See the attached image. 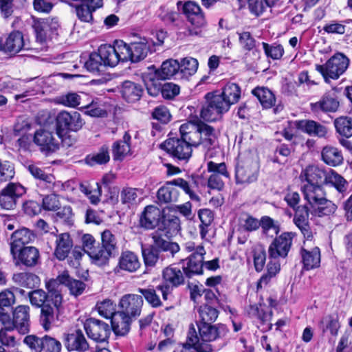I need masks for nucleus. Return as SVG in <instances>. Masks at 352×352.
Masks as SVG:
<instances>
[{
    "label": "nucleus",
    "instance_id": "1",
    "mask_svg": "<svg viewBox=\"0 0 352 352\" xmlns=\"http://www.w3.org/2000/svg\"><path fill=\"white\" fill-rule=\"evenodd\" d=\"M241 96V87L235 82H228L221 89L208 92L200 109V116L207 122L221 120L232 105L236 104Z\"/></svg>",
    "mask_w": 352,
    "mask_h": 352
},
{
    "label": "nucleus",
    "instance_id": "2",
    "mask_svg": "<svg viewBox=\"0 0 352 352\" xmlns=\"http://www.w3.org/2000/svg\"><path fill=\"white\" fill-rule=\"evenodd\" d=\"M45 288L47 292L33 289L28 291L26 296L33 307L41 308L40 323L45 331H48L54 321L55 311H58L62 305L63 295L54 278L45 282Z\"/></svg>",
    "mask_w": 352,
    "mask_h": 352
},
{
    "label": "nucleus",
    "instance_id": "3",
    "mask_svg": "<svg viewBox=\"0 0 352 352\" xmlns=\"http://www.w3.org/2000/svg\"><path fill=\"white\" fill-rule=\"evenodd\" d=\"M196 135L189 123H184L177 133H169L168 138L160 144V148L174 160L187 162L192 156V146L196 144Z\"/></svg>",
    "mask_w": 352,
    "mask_h": 352
},
{
    "label": "nucleus",
    "instance_id": "4",
    "mask_svg": "<svg viewBox=\"0 0 352 352\" xmlns=\"http://www.w3.org/2000/svg\"><path fill=\"white\" fill-rule=\"evenodd\" d=\"M84 124L78 112L61 111L55 118L56 133L62 142L67 146H71L76 143V139L72 138L69 133L78 132L82 128Z\"/></svg>",
    "mask_w": 352,
    "mask_h": 352
},
{
    "label": "nucleus",
    "instance_id": "5",
    "mask_svg": "<svg viewBox=\"0 0 352 352\" xmlns=\"http://www.w3.org/2000/svg\"><path fill=\"white\" fill-rule=\"evenodd\" d=\"M186 276L182 268L178 265L172 264L162 271V281L157 285V291L161 292L162 300L172 303L175 300V289L186 284Z\"/></svg>",
    "mask_w": 352,
    "mask_h": 352
},
{
    "label": "nucleus",
    "instance_id": "6",
    "mask_svg": "<svg viewBox=\"0 0 352 352\" xmlns=\"http://www.w3.org/2000/svg\"><path fill=\"white\" fill-rule=\"evenodd\" d=\"M178 10H181L186 16L187 21L190 24L189 32L191 35L199 34L204 28L207 26V20L205 13L200 6L194 1H186L177 3Z\"/></svg>",
    "mask_w": 352,
    "mask_h": 352
},
{
    "label": "nucleus",
    "instance_id": "7",
    "mask_svg": "<svg viewBox=\"0 0 352 352\" xmlns=\"http://www.w3.org/2000/svg\"><path fill=\"white\" fill-rule=\"evenodd\" d=\"M259 165L250 154H239L235 166V181L237 184H250L257 181Z\"/></svg>",
    "mask_w": 352,
    "mask_h": 352
},
{
    "label": "nucleus",
    "instance_id": "8",
    "mask_svg": "<svg viewBox=\"0 0 352 352\" xmlns=\"http://www.w3.org/2000/svg\"><path fill=\"white\" fill-rule=\"evenodd\" d=\"M349 65L348 57L343 53L337 52L324 64H316L315 68L322 75L324 82H329L331 79H338L347 69Z\"/></svg>",
    "mask_w": 352,
    "mask_h": 352
},
{
    "label": "nucleus",
    "instance_id": "9",
    "mask_svg": "<svg viewBox=\"0 0 352 352\" xmlns=\"http://www.w3.org/2000/svg\"><path fill=\"white\" fill-rule=\"evenodd\" d=\"M121 50L124 54V62L139 63L143 60L148 53L151 54L156 51L155 43L151 39L145 37L140 38L139 41H132L126 43L122 41Z\"/></svg>",
    "mask_w": 352,
    "mask_h": 352
},
{
    "label": "nucleus",
    "instance_id": "10",
    "mask_svg": "<svg viewBox=\"0 0 352 352\" xmlns=\"http://www.w3.org/2000/svg\"><path fill=\"white\" fill-rule=\"evenodd\" d=\"M74 9L76 17L82 23L93 24L94 13L103 7V0H59Z\"/></svg>",
    "mask_w": 352,
    "mask_h": 352
},
{
    "label": "nucleus",
    "instance_id": "11",
    "mask_svg": "<svg viewBox=\"0 0 352 352\" xmlns=\"http://www.w3.org/2000/svg\"><path fill=\"white\" fill-rule=\"evenodd\" d=\"M32 28L37 43L43 44L46 43L48 37L58 34L60 23L57 16L38 18L32 16Z\"/></svg>",
    "mask_w": 352,
    "mask_h": 352
},
{
    "label": "nucleus",
    "instance_id": "12",
    "mask_svg": "<svg viewBox=\"0 0 352 352\" xmlns=\"http://www.w3.org/2000/svg\"><path fill=\"white\" fill-rule=\"evenodd\" d=\"M197 331L195 329V336L199 340V344L203 346L205 342H211L227 336L229 329L223 323L196 322Z\"/></svg>",
    "mask_w": 352,
    "mask_h": 352
},
{
    "label": "nucleus",
    "instance_id": "13",
    "mask_svg": "<svg viewBox=\"0 0 352 352\" xmlns=\"http://www.w3.org/2000/svg\"><path fill=\"white\" fill-rule=\"evenodd\" d=\"M206 251L202 245H198L195 252L179 263L187 280L204 274V256Z\"/></svg>",
    "mask_w": 352,
    "mask_h": 352
},
{
    "label": "nucleus",
    "instance_id": "14",
    "mask_svg": "<svg viewBox=\"0 0 352 352\" xmlns=\"http://www.w3.org/2000/svg\"><path fill=\"white\" fill-rule=\"evenodd\" d=\"M10 252L14 266L19 268L32 269L40 263V251L35 246L29 245Z\"/></svg>",
    "mask_w": 352,
    "mask_h": 352
},
{
    "label": "nucleus",
    "instance_id": "15",
    "mask_svg": "<svg viewBox=\"0 0 352 352\" xmlns=\"http://www.w3.org/2000/svg\"><path fill=\"white\" fill-rule=\"evenodd\" d=\"M296 236V232L287 231L276 235L268 247L270 258H286Z\"/></svg>",
    "mask_w": 352,
    "mask_h": 352
},
{
    "label": "nucleus",
    "instance_id": "16",
    "mask_svg": "<svg viewBox=\"0 0 352 352\" xmlns=\"http://www.w3.org/2000/svg\"><path fill=\"white\" fill-rule=\"evenodd\" d=\"M12 318L9 313V321L1 319L3 326H7V329L15 328L20 333L25 334L30 331V307L28 305H18L12 309Z\"/></svg>",
    "mask_w": 352,
    "mask_h": 352
},
{
    "label": "nucleus",
    "instance_id": "17",
    "mask_svg": "<svg viewBox=\"0 0 352 352\" xmlns=\"http://www.w3.org/2000/svg\"><path fill=\"white\" fill-rule=\"evenodd\" d=\"M83 328L87 337L98 343L108 342L111 335L110 325L95 318L85 319L83 322Z\"/></svg>",
    "mask_w": 352,
    "mask_h": 352
},
{
    "label": "nucleus",
    "instance_id": "18",
    "mask_svg": "<svg viewBox=\"0 0 352 352\" xmlns=\"http://www.w3.org/2000/svg\"><path fill=\"white\" fill-rule=\"evenodd\" d=\"M23 342L32 352H60L62 349L60 342L48 335L42 338L28 335L25 337Z\"/></svg>",
    "mask_w": 352,
    "mask_h": 352
},
{
    "label": "nucleus",
    "instance_id": "19",
    "mask_svg": "<svg viewBox=\"0 0 352 352\" xmlns=\"http://www.w3.org/2000/svg\"><path fill=\"white\" fill-rule=\"evenodd\" d=\"M27 189L20 183L10 182L0 192V206L4 210L16 208Z\"/></svg>",
    "mask_w": 352,
    "mask_h": 352
},
{
    "label": "nucleus",
    "instance_id": "20",
    "mask_svg": "<svg viewBox=\"0 0 352 352\" xmlns=\"http://www.w3.org/2000/svg\"><path fill=\"white\" fill-rule=\"evenodd\" d=\"M30 47L25 42L21 31L12 30L0 39V50L10 56H14L22 50H30Z\"/></svg>",
    "mask_w": 352,
    "mask_h": 352
},
{
    "label": "nucleus",
    "instance_id": "21",
    "mask_svg": "<svg viewBox=\"0 0 352 352\" xmlns=\"http://www.w3.org/2000/svg\"><path fill=\"white\" fill-rule=\"evenodd\" d=\"M12 280L15 285L12 286V289L23 296L27 294L25 289L30 291L41 285L40 277L35 273L28 271L14 273Z\"/></svg>",
    "mask_w": 352,
    "mask_h": 352
},
{
    "label": "nucleus",
    "instance_id": "22",
    "mask_svg": "<svg viewBox=\"0 0 352 352\" xmlns=\"http://www.w3.org/2000/svg\"><path fill=\"white\" fill-rule=\"evenodd\" d=\"M197 135L195 136V146H201L209 151L215 148L219 144V135L216 129L211 125L204 122H199V130L195 131Z\"/></svg>",
    "mask_w": 352,
    "mask_h": 352
},
{
    "label": "nucleus",
    "instance_id": "23",
    "mask_svg": "<svg viewBox=\"0 0 352 352\" xmlns=\"http://www.w3.org/2000/svg\"><path fill=\"white\" fill-rule=\"evenodd\" d=\"M32 142L45 155L56 152L60 148L59 142L54 133L45 129H39L34 132Z\"/></svg>",
    "mask_w": 352,
    "mask_h": 352
},
{
    "label": "nucleus",
    "instance_id": "24",
    "mask_svg": "<svg viewBox=\"0 0 352 352\" xmlns=\"http://www.w3.org/2000/svg\"><path fill=\"white\" fill-rule=\"evenodd\" d=\"M149 69H153V72H148L144 78V81L166 80L176 76H179V61L175 59H167L164 60L160 67L156 68L152 65Z\"/></svg>",
    "mask_w": 352,
    "mask_h": 352
},
{
    "label": "nucleus",
    "instance_id": "25",
    "mask_svg": "<svg viewBox=\"0 0 352 352\" xmlns=\"http://www.w3.org/2000/svg\"><path fill=\"white\" fill-rule=\"evenodd\" d=\"M122 48V40H116L113 45L102 44L98 48L102 63L107 67H114L120 62H124V54L121 52H123Z\"/></svg>",
    "mask_w": 352,
    "mask_h": 352
},
{
    "label": "nucleus",
    "instance_id": "26",
    "mask_svg": "<svg viewBox=\"0 0 352 352\" xmlns=\"http://www.w3.org/2000/svg\"><path fill=\"white\" fill-rule=\"evenodd\" d=\"M162 80L144 81L145 86L148 95L156 97L160 94L163 98L172 100L180 93V87L173 82H165L162 84Z\"/></svg>",
    "mask_w": 352,
    "mask_h": 352
},
{
    "label": "nucleus",
    "instance_id": "27",
    "mask_svg": "<svg viewBox=\"0 0 352 352\" xmlns=\"http://www.w3.org/2000/svg\"><path fill=\"white\" fill-rule=\"evenodd\" d=\"M294 224L300 231L305 240L311 241L314 239V235L309 221L310 206L309 207L307 204L300 205L294 210Z\"/></svg>",
    "mask_w": 352,
    "mask_h": 352
},
{
    "label": "nucleus",
    "instance_id": "28",
    "mask_svg": "<svg viewBox=\"0 0 352 352\" xmlns=\"http://www.w3.org/2000/svg\"><path fill=\"white\" fill-rule=\"evenodd\" d=\"M144 305L142 296L139 294H126L119 301V311L136 320L142 313Z\"/></svg>",
    "mask_w": 352,
    "mask_h": 352
},
{
    "label": "nucleus",
    "instance_id": "29",
    "mask_svg": "<svg viewBox=\"0 0 352 352\" xmlns=\"http://www.w3.org/2000/svg\"><path fill=\"white\" fill-rule=\"evenodd\" d=\"M340 108V101L337 94L331 91H326L320 99L310 104V109L314 113H335Z\"/></svg>",
    "mask_w": 352,
    "mask_h": 352
},
{
    "label": "nucleus",
    "instance_id": "30",
    "mask_svg": "<svg viewBox=\"0 0 352 352\" xmlns=\"http://www.w3.org/2000/svg\"><path fill=\"white\" fill-rule=\"evenodd\" d=\"M164 210L154 205H148L144 207L139 218V226L144 230H153L159 227Z\"/></svg>",
    "mask_w": 352,
    "mask_h": 352
},
{
    "label": "nucleus",
    "instance_id": "31",
    "mask_svg": "<svg viewBox=\"0 0 352 352\" xmlns=\"http://www.w3.org/2000/svg\"><path fill=\"white\" fill-rule=\"evenodd\" d=\"M334 126L336 133L341 136L338 139L339 143L352 153V141L348 140L352 137V118L338 117L334 120Z\"/></svg>",
    "mask_w": 352,
    "mask_h": 352
},
{
    "label": "nucleus",
    "instance_id": "32",
    "mask_svg": "<svg viewBox=\"0 0 352 352\" xmlns=\"http://www.w3.org/2000/svg\"><path fill=\"white\" fill-rule=\"evenodd\" d=\"M54 280L58 283L59 291H61L60 285H65L69 290L70 294L76 297L82 294L87 286L83 281L72 277L67 270L58 274Z\"/></svg>",
    "mask_w": 352,
    "mask_h": 352
},
{
    "label": "nucleus",
    "instance_id": "33",
    "mask_svg": "<svg viewBox=\"0 0 352 352\" xmlns=\"http://www.w3.org/2000/svg\"><path fill=\"white\" fill-rule=\"evenodd\" d=\"M296 131L306 133L309 136L325 138L327 135V128L314 120L301 119L295 120Z\"/></svg>",
    "mask_w": 352,
    "mask_h": 352
},
{
    "label": "nucleus",
    "instance_id": "34",
    "mask_svg": "<svg viewBox=\"0 0 352 352\" xmlns=\"http://www.w3.org/2000/svg\"><path fill=\"white\" fill-rule=\"evenodd\" d=\"M141 267L138 255L133 251H122L119 256L118 262L116 266L115 272L124 271L129 273L135 272Z\"/></svg>",
    "mask_w": 352,
    "mask_h": 352
},
{
    "label": "nucleus",
    "instance_id": "35",
    "mask_svg": "<svg viewBox=\"0 0 352 352\" xmlns=\"http://www.w3.org/2000/svg\"><path fill=\"white\" fill-rule=\"evenodd\" d=\"M328 173L323 168L316 165H308L303 169L300 175L302 182H306V184L324 185L327 183Z\"/></svg>",
    "mask_w": 352,
    "mask_h": 352
},
{
    "label": "nucleus",
    "instance_id": "36",
    "mask_svg": "<svg viewBox=\"0 0 352 352\" xmlns=\"http://www.w3.org/2000/svg\"><path fill=\"white\" fill-rule=\"evenodd\" d=\"M36 238V234L33 230L22 227L12 233L10 242V251L20 248L29 246Z\"/></svg>",
    "mask_w": 352,
    "mask_h": 352
},
{
    "label": "nucleus",
    "instance_id": "37",
    "mask_svg": "<svg viewBox=\"0 0 352 352\" xmlns=\"http://www.w3.org/2000/svg\"><path fill=\"white\" fill-rule=\"evenodd\" d=\"M63 342L69 351L85 352L89 347L81 329H76L72 333L65 334Z\"/></svg>",
    "mask_w": 352,
    "mask_h": 352
},
{
    "label": "nucleus",
    "instance_id": "38",
    "mask_svg": "<svg viewBox=\"0 0 352 352\" xmlns=\"http://www.w3.org/2000/svg\"><path fill=\"white\" fill-rule=\"evenodd\" d=\"M135 319L129 316L118 311L110 319L111 331H113L116 336H124L131 329V325Z\"/></svg>",
    "mask_w": 352,
    "mask_h": 352
},
{
    "label": "nucleus",
    "instance_id": "39",
    "mask_svg": "<svg viewBox=\"0 0 352 352\" xmlns=\"http://www.w3.org/2000/svg\"><path fill=\"white\" fill-rule=\"evenodd\" d=\"M300 255L303 270L310 271L320 266L321 252L318 247L316 246L310 250L301 247Z\"/></svg>",
    "mask_w": 352,
    "mask_h": 352
},
{
    "label": "nucleus",
    "instance_id": "40",
    "mask_svg": "<svg viewBox=\"0 0 352 352\" xmlns=\"http://www.w3.org/2000/svg\"><path fill=\"white\" fill-rule=\"evenodd\" d=\"M113 159L122 162L131 155V136L129 131H125L122 139L115 141L111 146Z\"/></svg>",
    "mask_w": 352,
    "mask_h": 352
},
{
    "label": "nucleus",
    "instance_id": "41",
    "mask_svg": "<svg viewBox=\"0 0 352 352\" xmlns=\"http://www.w3.org/2000/svg\"><path fill=\"white\" fill-rule=\"evenodd\" d=\"M55 243L54 256L58 261H64L68 257L74 245L70 234L68 232L58 234Z\"/></svg>",
    "mask_w": 352,
    "mask_h": 352
},
{
    "label": "nucleus",
    "instance_id": "42",
    "mask_svg": "<svg viewBox=\"0 0 352 352\" xmlns=\"http://www.w3.org/2000/svg\"><path fill=\"white\" fill-rule=\"evenodd\" d=\"M153 243L152 244L160 252H168L172 255L178 252L180 250L179 245L175 242L170 241L172 237H167L165 234L160 231L155 230L151 234Z\"/></svg>",
    "mask_w": 352,
    "mask_h": 352
},
{
    "label": "nucleus",
    "instance_id": "43",
    "mask_svg": "<svg viewBox=\"0 0 352 352\" xmlns=\"http://www.w3.org/2000/svg\"><path fill=\"white\" fill-rule=\"evenodd\" d=\"M180 230V219L178 217L163 213L159 227L156 230L165 234L167 237H173L176 236Z\"/></svg>",
    "mask_w": 352,
    "mask_h": 352
},
{
    "label": "nucleus",
    "instance_id": "44",
    "mask_svg": "<svg viewBox=\"0 0 352 352\" xmlns=\"http://www.w3.org/2000/svg\"><path fill=\"white\" fill-rule=\"evenodd\" d=\"M143 93L142 86L138 83L125 80L121 85L120 94L126 102L134 103L139 101Z\"/></svg>",
    "mask_w": 352,
    "mask_h": 352
},
{
    "label": "nucleus",
    "instance_id": "45",
    "mask_svg": "<svg viewBox=\"0 0 352 352\" xmlns=\"http://www.w3.org/2000/svg\"><path fill=\"white\" fill-rule=\"evenodd\" d=\"M321 160L327 166L337 167L344 162V157L342 151L334 146L328 144L322 147L321 150Z\"/></svg>",
    "mask_w": 352,
    "mask_h": 352
},
{
    "label": "nucleus",
    "instance_id": "46",
    "mask_svg": "<svg viewBox=\"0 0 352 352\" xmlns=\"http://www.w3.org/2000/svg\"><path fill=\"white\" fill-rule=\"evenodd\" d=\"M251 94L258 100L263 109H270L276 103L275 94L267 87L256 86L252 89Z\"/></svg>",
    "mask_w": 352,
    "mask_h": 352
},
{
    "label": "nucleus",
    "instance_id": "47",
    "mask_svg": "<svg viewBox=\"0 0 352 352\" xmlns=\"http://www.w3.org/2000/svg\"><path fill=\"white\" fill-rule=\"evenodd\" d=\"M14 292L12 287L4 289L0 292V320L9 321V313L12 311V306L16 302Z\"/></svg>",
    "mask_w": 352,
    "mask_h": 352
},
{
    "label": "nucleus",
    "instance_id": "48",
    "mask_svg": "<svg viewBox=\"0 0 352 352\" xmlns=\"http://www.w3.org/2000/svg\"><path fill=\"white\" fill-rule=\"evenodd\" d=\"M194 350H196L197 352H206V351L202 349L201 344H199V340L195 336V324H190L188 328L186 342L179 344L173 352H194Z\"/></svg>",
    "mask_w": 352,
    "mask_h": 352
},
{
    "label": "nucleus",
    "instance_id": "49",
    "mask_svg": "<svg viewBox=\"0 0 352 352\" xmlns=\"http://www.w3.org/2000/svg\"><path fill=\"white\" fill-rule=\"evenodd\" d=\"M281 0H246L250 13L255 17L263 14L268 8H274L280 4Z\"/></svg>",
    "mask_w": 352,
    "mask_h": 352
},
{
    "label": "nucleus",
    "instance_id": "50",
    "mask_svg": "<svg viewBox=\"0 0 352 352\" xmlns=\"http://www.w3.org/2000/svg\"><path fill=\"white\" fill-rule=\"evenodd\" d=\"M304 199L309 206L326 198V192L323 185L304 184L302 187Z\"/></svg>",
    "mask_w": 352,
    "mask_h": 352
},
{
    "label": "nucleus",
    "instance_id": "51",
    "mask_svg": "<svg viewBox=\"0 0 352 352\" xmlns=\"http://www.w3.org/2000/svg\"><path fill=\"white\" fill-rule=\"evenodd\" d=\"M179 195V191L170 185H168L166 182L165 185L160 187L157 191L156 203L162 206L164 204L176 202L178 200Z\"/></svg>",
    "mask_w": 352,
    "mask_h": 352
},
{
    "label": "nucleus",
    "instance_id": "52",
    "mask_svg": "<svg viewBox=\"0 0 352 352\" xmlns=\"http://www.w3.org/2000/svg\"><path fill=\"white\" fill-rule=\"evenodd\" d=\"M239 36V44L242 50L247 52H252L253 55L259 57L260 52L257 49V41L251 32L248 31L237 32Z\"/></svg>",
    "mask_w": 352,
    "mask_h": 352
},
{
    "label": "nucleus",
    "instance_id": "53",
    "mask_svg": "<svg viewBox=\"0 0 352 352\" xmlns=\"http://www.w3.org/2000/svg\"><path fill=\"white\" fill-rule=\"evenodd\" d=\"M311 214L313 216L322 217L333 214L336 209L337 206L331 200L324 198L310 206Z\"/></svg>",
    "mask_w": 352,
    "mask_h": 352
},
{
    "label": "nucleus",
    "instance_id": "54",
    "mask_svg": "<svg viewBox=\"0 0 352 352\" xmlns=\"http://www.w3.org/2000/svg\"><path fill=\"white\" fill-rule=\"evenodd\" d=\"M112 256L113 253L107 248H104L99 243L95 249L89 252V255L91 263L99 267L108 265Z\"/></svg>",
    "mask_w": 352,
    "mask_h": 352
},
{
    "label": "nucleus",
    "instance_id": "55",
    "mask_svg": "<svg viewBox=\"0 0 352 352\" xmlns=\"http://www.w3.org/2000/svg\"><path fill=\"white\" fill-rule=\"evenodd\" d=\"M85 162L89 166L104 165L110 160L109 148L107 144L100 147L97 153L89 154L85 158Z\"/></svg>",
    "mask_w": 352,
    "mask_h": 352
},
{
    "label": "nucleus",
    "instance_id": "56",
    "mask_svg": "<svg viewBox=\"0 0 352 352\" xmlns=\"http://www.w3.org/2000/svg\"><path fill=\"white\" fill-rule=\"evenodd\" d=\"M318 327L323 333L329 331L333 336H336L340 328L338 314H329L323 317L318 323Z\"/></svg>",
    "mask_w": 352,
    "mask_h": 352
},
{
    "label": "nucleus",
    "instance_id": "57",
    "mask_svg": "<svg viewBox=\"0 0 352 352\" xmlns=\"http://www.w3.org/2000/svg\"><path fill=\"white\" fill-rule=\"evenodd\" d=\"M197 311L199 320L196 322H204L214 323L218 318L219 311L208 303H202L198 305Z\"/></svg>",
    "mask_w": 352,
    "mask_h": 352
},
{
    "label": "nucleus",
    "instance_id": "58",
    "mask_svg": "<svg viewBox=\"0 0 352 352\" xmlns=\"http://www.w3.org/2000/svg\"><path fill=\"white\" fill-rule=\"evenodd\" d=\"M198 217L200 220L199 226V234L201 239H205L209 231V227L214 219V214L209 208H201L198 210Z\"/></svg>",
    "mask_w": 352,
    "mask_h": 352
},
{
    "label": "nucleus",
    "instance_id": "59",
    "mask_svg": "<svg viewBox=\"0 0 352 352\" xmlns=\"http://www.w3.org/2000/svg\"><path fill=\"white\" fill-rule=\"evenodd\" d=\"M179 78H188L194 75L199 66L198 60L192 57H185L179 62Z\"/></svg>",
    "mask_w": 352,
    "mask_h": 352
},
{
    "label": "nucleus",
    "instance_id": "60",
    "mask_svg": "<svg viewBox=\"0 0 352 352\" xmlns=\"http://www.w3.org/2000/svg\"><path fill=\"white\" fill-rule=\"evenodd\" d=\"M157 287L148 285L146 288H138V292L145 299L152 308H160L163 306V302L157 294Z\"/></svg>",
    "mask_w": 352,
    "mask_h": 352
},
{
    "label": "nucleus",
    "instance_id": "61",
    "mask_svg": "<svg viewBox=\"0 0 352 352\" xmlns=\"http://www.w3.org/2000/svg\"><path fill=\"white\" fill-rule=\"evenodd\" d=\"M259 220L248 213L243 214L239 219L237 230L239 232H252L260 228Z\"/></svg>",
    "mask_w": 352,
    "mask_h": 352
},
{
    "label": "nucleus",
    "instance_id": "62",
    "mask_svg": "<svg viewBox=\"0 0 352 352\" xmlns=\"http://www.w3.org/2000/svg\"><path fill=\"white\" fill-rule=\"evenodd\" d=\"M157 16L166 25H176L180 14L170 9L166 5H161L156 12Z\"/></svg>",
    "mask_w": 352,
    "mask_h": 352
},
{
    "label": "nucleus",
    "instance_id": "63",
    "mask_svg": "<svg viewBox=\"0 0 352 352\" xmlns=\"http://www.w3.org/2000/svg\"><path fill=\"white\" fill-rule=\"evenodd\" d=\"M141 252L146 267H154L160 259V252L152 245L141 244Z\"/></svg>",
    "mask_w": 352,
    "mask_h": 352
},
{
    "label": "nucleus",
    "instance_id": "64",
    "mask_svg": "<svg viewBox=\"0 0 352 352\" xmlns=\"http://www.w3.org/2000/svg\"><path fill=\"white\" fill-rule=\"evenodd\" d=\"M102 62V58L97 50L89 54L88 59L85 63V67L87 71L91 73L100 74L107 68Z\"/></svg>",
    "mask_w": 352,
    "mask_h": 352
}]
</instances>
